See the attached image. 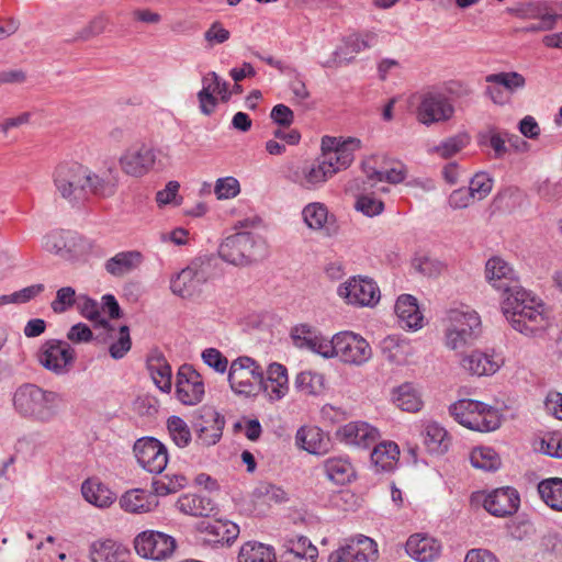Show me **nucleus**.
<instances>
[{
    "label": "nucleus",
    "instance_id": "0eeeda50",
    "mask_svg": "<svg viewBox=\"0 0 562 562\" xmlns=\"http://www.w3.org/2000/svg\"><path fill=\"white\" fill-rule=\"evenodd\" d=\"M44 250L58 256L64 260H76L90 250L87 239L71 231H53L42 239Z\"/></svg>",
    "mask_w": 562,
    "mask_h": 562
},
{
    "label": "nucleus",
    "instance_id": "9b49d317",
    "mask_svg": "<svg viewBox=\"0 0 562 562\" xmlns=\"http://www.w3.org/2000/svg\"><path fill=\"white\" fill-rule=\"evenodd\" d=\"M483 403L461 400L449 406V413L460 425L475 431L487 432L498 427L496 420L487 419L481 414Z\"/></svg>",
    "mask_w": 562,
    "mask_h": 562
},
{
    "label": "nucleus",
    "instance_id": "f03ea898",
    "mask_svg": "<svg viewBox=\"0 0 562 562\" xmlns=\"http://www.w3.org/2000/svg\"><path fill=\"white\" fill-rule=\"evenodd\" d=\"M349 151L340 149L319 155L311 162L293 167L289 170L288 180L304 190L322 188L334 175L348 168L353 161Z\"/></svg>",
    "mask_w": 562,
    "mask_h": 562
},
{
    "label": "nucleus",
    "instance_id": "bb28decb",
    "mask_svg": "<svg viewBox=\"0 0 562 562\" xmlns=\"http://www.w3.org/2000/svg\"><path fill=\"white\" fill-rule=\"evenodd\" d=\"M438 540L426 535H412L406 541L407 554L418 562H432L440 554Z\"/></svg>",
    "mask_w": 562,
    "mask_h": 562
},
{
    "label": "nucleus",
    "instance_id": "49530a36",
    "mask_svg": "<svg viewBox=\"0 0 562 562\" xmlns=\"http://www.w3.org/2000/svg\"><path fill=\"white\" fill-rule=\"evenodd\" d=\"M471 464L483 471H496L501 467V458L496 451L490 447H477L471 451Z\"/></svg>",
    "mask_w": 562,
    "mask_h": 562
},
{
    "label": "nucleus",
    "instance_id": "338daca9",
    "mask_svg": "<svg viewBox=\"0 0 562 562\" xmlns=\"http://www.w3.org/2000/svg\"><path fill=\"white\" fill-rule=\"evenodd\" d=\"M202 359L205 364L213 368L216 372L224 373L227 369V359L215 348L205 349L202 352Z\"/></svg>",
    "mask_w": 562,
    "mask_h": 562
},
{
    "label": "nucleus",
    "instance_id": "f8f14e48",
    "mask_svg": "<svg viewBox=\"0 0 562 562\" xmlns=\"http://www.w3.org/2000/svg\"><path fill=\"white\" fill-rule=\"evenodd\" d=\"M372 356L369 342L352 331H341L335 335V353L342 362L360 366Z\"/></svg>",
    "mask_w": 562,
    "mask_h": 562
},
{
    "label": "nucleus",
    "instance_id": "412c9836",
    "mask_svg": "<svg viewBox=\"0 0 562 562\" xmlns=\"http://www.w3.org/2000/svg\"><path fill=\"white\" fill-rule=\"evenodd\" d=\"M337 439L347 445L368 449L380 437L379 430L367 422H350L336 431Z\"/></svg>",
    "mask_w": 562,
    "mask_h": 562
},
{
    "label": "nucleus",
    "instance_id": "6e6552de",
    "mask_svg": "<svg viewBox=\"0 0 562 562\" xmlns=\"http://www.w3.org/2000/svg\"><path fill=\"white\" fill-rule=\"evenodd\" d=\"M225 427V417L212 406H202L193 416L192 428L195 432V443L202 447L216 445Z\"/></svg>",
    "mask_w": 562,
    "mask_h": 562
},
{
    "label": "nucleus",
    "instance_id": "39448f33",
    "mask_svg": "<svg viewBox=\"0 0 562 562\" xmlns=\"http://www.w3.org/2000/svg\"><path fill=\"white\" fill-rule=\"evenodd\" d=\"M60 403V396L56 392L45 389H16L13 394L16 411L43 422L57 414Z\"/></svg>",
    "mask_w": 562,
    "mask_h": 562
},
{
    "label": "nucleus",
    "instance_id": "c03bdc74",
    "mask_svg": "<svg viewBox=\"0 0 562 562\" xmlns=\"http://www.w3.org/2000/svg\"><path fill=\"white\" fill-rule=\"evenodd\" d=\"M542 501L552 509L562 510V479L551 477L538 485Z\"/></svg>",
    "mask_w": 562,
    "mask_h": 562
},
{
    "label": "nucleus",
    "instance_id": "cd10ccee",
    "mask_svg": "<svg viewBox=\"0 0 562 562\" xmlns=\"http://www.w3.org/2000/svg\"><path fill=\"white\" fill-rule=\"evenodd\" d=\"M462 367L473 375H492L501 368L503 360L499 356L479 350L472 351L462 359Z\"/></svg>",
    "mask_w": 562,
    "mask_h": 562
},
{
    "label": "nucleus",
    "instance_id": "69168bd1",
    "mask_svg": "<svg viewBox=\"0 0 562 562\" xmlns=\"http://www.w3.org/2000/svg\"><path fill=\"white\" fill-rule=\"evenodd\" d=\"M203 386V380L200 373L190 364H182L177 372L176 386Z\"/></svg>",
    "mask_w": 562,
    "mask_h": 562
},
{
    "label": "nucleus",
    "instance_id": "6ab92c4d",
    "mask_svg": "<svg viewBox=\"0 0 562 562\" xmlns=\"http://www.w3.org/2000/svg\"><path fill=\"white\" fill-rule=\"evenodd\" d=\"M485 278L488 284L501 293V296L520 284L515 269L501 257H492L486 261Z\"/></svg>",
    "mask_w": 562,
    "mask_h": 562
},
{
    "label": "nucleus",
    "instance_id": "8fccbe9b",
    "mask_svg": "<svg viewBox=\"0 0 562 562\" xmlns=\"http://www.w3.org/2000/svg\"><path fill=\"white\" fill-rule=\"evenodd\" d=\"M486 82L504 87L509 92L524 89L526 86L525 77L516 71L492 74L486 77Z\"/></svg>",
    "mask_w": 562,
    "mask_h": 562
},
{
    "label": "nucleus",
    "instance_id": "de8ad7c7",
    "mask_svg": "<svg viewBox=\"0 0 562 562\" xmlns=\"http://www.w3.org/2000/svg\"><path fill=\"white\" fill-rule=\"evenodd\" d=\"M469 143L467 135H454L442 140L440 144L428 148L429 154H437L447 159L461 151Z\"/></svg>",
    "mask_w": 562,
    "mask_h": 562
},
{
    "label": "nucleus",
    "instance_id": "4468645a",
    "mask_svg": "<svg viewBox=\"0 0 562 562\" xmlns=\"http://www.w3.org/2000/svg\"><path fill=\"white\" fill-rule=\"evenodd\" d=\"M378 44V34L372 31L348 35L342 45L337 47L333 56L322 64L325 68L338 67L342 63H350L355 55L374 47Z\"/></svg>",
    "mask_w": 562,
    "mask_h": 562
},
{
    "label": "nucleus",
    "instance_id": "2eb2a0df",
    "mask_svg": "<svg viewBox=\"0 0 562 562\" xmlns=\"http://www.w3.org/2000/svg\"><path fill=\"white\" fill-rule=\"evenodd\" d=\"M134 454L138 464L149 473H161L168 463L166 447L154 437H144L134 443Z\"/></svg>",
    "mask_w": 562,
    "mask_h": 562
},
{
    "label": "nucleus",
    "instance_id": "a211bd4d",
    "mask_svg": "<svg viewBox=\"0 0 562 562\" xmlns=\"http://www.w3.org/2000/svg\"><path fill=\"white\" fill-rule=\"evenodd\" d=\"M483 496V507L495 517L514 515L520 505V497L514 487L495 488Z\"/></svg>",
    "mask_w": 562,
    "mask_h": 562
},
{
    "label": "nucleus",
    "instance_id": "f257e3e1",
    "mask_svg": "<svg viewBox=\"0 0 562 562\" xmlns=\"http://www.w3.org/2000/svg\"><path fill=\"white\" fill-rule=\"evenodd\" d=\"M501 307L509 325L518 333L535 337L550 325L544 304L521 284L503 294Z\"/></svg>",
    "mask_w": 562,
    "mask_h": 562
},
{
    "label": "nucleus",
    "instance_id": "7ed1b4c3",
    "mask_svg": "<svg viewBox=\"0 0 562 562\" xmlns=\"http://www.w3.org/2000/svg\"><path fill=\"white\" fill-rule=\"evenodd\" d=\"M441 322L443 344L450 350L467 348L481 333V318L470 306L462 305L448 310Z\"/></svg>",
    "mask_w": 562,
    "mask_h": 562
},
{
    "label": "nucleus",
    "instance_id": "79ce46f5",
    "mask_svg": "<svg viewBox=\"0 0 562 562\" xmlns=\"http://www.w3.org/2000/svg\"><path fill=\"white\" fill-rule=\"evenodd\" d=\"M381 352L390 363L403 364L409 353V344L395 336L385 337L380 344Z\"/></svg>",
    "mask_w": 562,
    "mask_h": 562
},
{
    "label": "nucleus",
    "instance_id": "4d7b16f0",
    "mask_svg": "<svg viewBox=\"0 0 562 562\" xmlns=\"http://www.w3.org/2000/svg\"><path fill=\"white\" fill-rule=\"evenodd\" d=\"M255 495L268 504H281L286 501V493L280 486L268 482L259 483L255 488Z\"/></svg>",
    "mask_w": 562,
    "mask_h": 562
},
{
    "label": "nucleus",
    "instance_id": "c9c22d12",
    "mask_svg": "<svg viewBox=\"0 0 562 562\" xmlns=\"http://www.w3.org/2000/svg\"><path fill=\"white\" fill-rule=\"evenodd\" d=\"M295 439L310 453L322 454L327 450L328 439L317 427H301Z\"/></svg>",
    "mask_w": 562,
    "mask_h": 562
},
{
    "label": "nucleus",
    "instance_id": "4be33fe9",
    "mask_svg": "<svg viewBox=\"0 0 562 562\" xmlns=\"http://www.w3.org/2000/svg\"><path fill=\"white\" fill-rule=\"evenodd\" d=\"M156 161V154L153 148L140 145L128 148L120 158L122 170L132 177L146 175Z\"/></svg>",
    "mask_w": 562,
    "mask_h": 562
},
{
    "label": "nucleus",
    "instance_id": "37998d69",
    "mask_svg": "<svg viewBox=\"0 0 562 562\" xmlns=\"http://www.w3.org/2000/svg\"><path fill=\"white\" fill-rule=\"evenodd\" d=\"M324 471L328 480L336 484H345L355 474L353 467L345 458H329L324 462Z\"/></svg>",
    "mask_w": 562,
    "mask_h": 562
},
{
    "label": "nucleus",
    "instance_id": "393cba45",
    "mask_svg": "<svg viewBox=\"0 0 562 562\" xmlns=\"http://www.w3.org/2000/svg\"><path fill=\"white\" fill-rule=\"evenodd\" d=\"M130 554L125 546L112 539L95 540L89 548L91 562H128Z\"/></svg>",
    "mask_w": 562,
    "mask_h": 562
},
{
    "label": "nucleus",
    "instance_id": "5fc2aeb1",
    "mask_svg": "<svg viewBox=\"0 0 562 562\" xmlns=\"http://www.w3.org/2000/svg\"><path fill=\"white\" fill-rule=\"evenodd\" d=\"M361 147V140L358 138H348L346 140L340 142L335 137L325 136L322 139V154L325 155L329 151H338L340 149H345L349 151L350 156L353 157V151Z\"/></svg>",
    "mask_w": 562,
    "mask_h": 562
},
{
    "label": "nucleus",
    "instance_id": "aec40b11",
    "mask_svg": "<svg viewBox=\"0 0 562 562\" xmlns=\"http://www.w3.org/2000/svg\"><path fill=\"white\" fill-rule=\"evenodd\" d=\"M209 273L199 262H192L170 280L173 294L188 297L195 294L202 284L207 281Z\"/></svg>",
    "mask_w": 562,
    "mask_h": 562
},
{
    "label": "nucleus",
    "instance_id": "3c124183",
    "mask_svg": "<svg viewBox=\"0 0 562 562\" xmlns=\"http://www.w3.org/2000/svg\"><path fill=\"white\" fill-rule=\"evenodd\" d=\"M494 180L486 172L475 173L469 182V191L475 201L484 200L493 189Z\"/></svg>",
    "mask_w": 562,
    "mask_h": 562
},
{
    "label": "nucleus",
    "instance_id": "423d86ee",
    "mask_svg": "<svg viewBox=\"0 0 562 562\" xmlns=\"http://www.w3.org/2000/svg\"><path fill=\"white\" fill-rule=\"evenodd\" d=\"M89 168L77 161H64L53 171V183L58 195L75 205L86 200Z\"/></svg>",
    "mask_w": 562,
    "mask_h": 562
},
{
    "label": "nucleus",
    "instance_id": "680f3d73",
    "mask_svg": "<svg viewBox=\"0 0 562 562\" xmlns=\"http://www.w3.org/2000/svg\"><path fill=\"white\" fill-rule=\"evenodd\" d=\"M206 48H213L216 45H221L227 42L231 37V32L224 27V25L215 21L203 34Z\"/></svg>",
    "mask_w": 562,
    "mask_h": 562
},
{
    "label": "nucleus",
    "instance_id": "72a5a7b5",
    "mask_svg": "<svg viewBox=\"0 0 562 562\" xmlns=\"http://www.w3.org/2000/svg\"><path fill=\"white\" fill-rule=\"evenodd\" d=\"M400 448L394 441H382L374 446L371 452V461L376 472L393 471L397 464Z\"/></svg>",
    "mask_w": 562,
    "mask_h": 562
},
{
    "label": "nucleus",
    "instance_id": "13d9d810",
    "mask_svg": "<svg viewBox=\"0 0 562 562\" xmlns=\"http://www.w3.org/2000/svg\"><path fill=\"white\" fill-rule=\"evenodd\" d=\"M240 192L239 181L234 177L220 178L215 182L214 193L218 200H228Z\"/></svg>",
    "mask_w": 562,
    "mask_h": 562
},
{
    "label": "nucleus",
    "instance_id": "09e8293b",
    "mask_svg": "<svg viewBox=\"0 0 562 562\" xmlns=\"http://www.w3.org/2000/svg\"><path fill=\"white\" fill-rule=\"evenodd\" d=\"M167 428L172 441L179 448L188 447L192 441V435L188 424L179 416H171L167 420Z\"/></svg>",
    "mask_w": 562,
    "mask_h": 562
},
{
    "label": "nucleus",
    "instance_id": "58836bf2",
    "mask_svg": "<svg viewBox=\"0 0 562 562\" xmlns=\"http://www.w3.org/2000/svg\"><path fill=\"white\" fill-rule=\"evenodd\" d=\"M238 562H277L274 549L261 542L248 541L239 550Z\"/></svg>",
    "mask_w": 562,
    "mask_h": 562
},
{
    "label": "nucleus",
    "instance_id": "6e6d98bb",
    "mask_svg": "<svg viewBox=\"0 0 562 562\" xmlns=\"http://www.w3.org/2000/svg\"><path fill=\"white\" fill-rule=\"evenodd\" d=\"M78 302V296L76 295V291L71 286H63L57 290L55 300L50 303L52 310L61 314L68 311Z\"/></svg>",
    "mask_w": 562,
    "mask_h": 562
},
{
    "label": "nucleus",
    "instance_id": "9d476101",
    "mask_svg": "<svg viewBox=\"0 0 562 562\" xmlns=\"http://www.w3.org/2000/svg\"><path fill=\"white\" fill-rule=\"evenodd\" d=\"M176 546L173 537L156 530H145L134 539L136 553L142 558L155 561L170 558L176 550Z\"/></svg>",
    "mask_w": 562,
    "mask_h": 562
},
{
    "label": "nucleus",
    "instance_id": "774afa93",
    "mask_svg": "<svg viewBox=\"0 0 562 562\" xmlns=\"http://www.w3.org/2000/svg\"><path fill=\"white\" fill-rule=\"evenodd\" d=\"M204 394V389H175L173 397L183 405L193 406L203 401Z\"/></svg>",
    "mask_w": 562,
    "mask_h": 562
},
{
    "label": "nucleus",
    "instance_id": "1a4fd4ad",
    "mask_svg": "<svg viewBox=\"0 0 562 562\" xmlns=\"http://www.w3.org/2000/svg\"><path fill=\"white\" fill-rule=\"evenodd\" d=\"M337 293L347 304L359 307H373L381 299L378 284L372 279L360 276L352 277L340 284Z\"/></svg>",
    "mask_w": 562,
    "mask_h": 562
},
{
    "label": "nucleus",
    "instance_id": "5701e85b",
    "mask_svg": "<svg viewBox=\"0 0 562 562\" xmlns=\"http://www.w3.org/2000/svg\"><path fill=\"white\" fill-rule=\"evenodd\" d=\"M251 378L259 386L265 385V371L261 366L252 358L241 356L235 359L229 368L228 382L231 386L238 383L239 386L250 384Z\"/></svg>",
    "mask_w": 562,
    "mask_h": 562
},
{
    "label": "nucleus",
    "instance_id": "dca6fc26",
    "mask_svg": "<svg viewBox=\"0 0 562 562\" xmlns=\"http://www.w3.org/2000/svg\"><path fill=\"white\" fill-rule=\"evenodd\" d=\"M75 360V350L63 340L50 339L43 344L38 352L40 363L47 370L64 374Z\"/></svg>",
    "mask_w": 562,
    "mask_h": 562
},
{
    "label": "nucleus",
    "instance_id": "2f4dec72",
    "mask_svg": "<svg viewBox=\"0 0 562 562\" xmlns=\"http://www.w3.org/2000/svg\"><path fill=\"white\" fill-rule=\"evenodd\" d=\"M423 443L427 451L434 454H443L450 446V437L447 430L436 422L424 424L420 431Z\"/></svg>",
    "mask_w": 562,
    "mask_h": 562
},
{
    "label": "nucleus",
    "instance_id": "ea45409f",
    "mask_svg": "<svg viewBox=\"0 0 562 562\" xmlns=\"http://www.w3.org/2000/svg\"><path fill=\"white\" fill-rule=\"evenodd\" d=\"M304 223L314 231H325L329 234V216L327 206L319 202H313L304 206L302 211Z\"/></svg>",
    "mask_w": 562,
    "mask_h": 562
},
{
    "label": "nucleus",
    "instance_id": "052dcab7",
    "mask_svg": "<svg viewBox=\"0 0 562 562\" xmlns=\"http://www.w3.org/2000/svg\"><path fill=\"white\" fill-rule=\"evenodd\" d=\"M265 371V385L271 383L273 386H288V369L280 362H271Z\"/></svg>",
    "mask_w": 562,
    "mask_h": 562
},
{
    "label": "nucleus",
    "instance_id": "603ef678",
    "mask_svg": "<svg viewBox=\"0 0 562 562\" xmlns=\"http://www.w3.org/2000/svg\"><path fill=\"white\" fill-rule=\"evenodd\" d=\"M77 306L85 318L97 322L104 328H110L109 322L101 318L100 306L95 300L87 295H79Z\"/></svg>",
    "mask_w": 562,
    "mask_h": 562
},
{
    "label": "nucleus",
    "instance_id": "a19ab883",
    "mask_svg": "<svg viewBox=\"0 0 562 562\" xmlns=\"http://www.w3.org/2000/svg\"><path fill=\"white\" fill-rule=\"evenodd\" d=\"M390 398L396 407L408 413L419 412L424 405L417 389H392Z\"/></svg>",
    "mask_w": 562,
    "mask_h": 562
},
{
    "label": "nucleus",
    "instance_id": "4c0bfd02",
    "mask_svg": "<svg viewBox=\"0 0 562 562\" xmlns=\"http://www.w3.org/2000/svg\"><path fill=\"white\" fill-rule=\"evenodd\" d=\"M147 370L156 386H171V367L162 353L154 351L148 356Z\"/></svg>",
    "mask_w": 562,
    "mask_h": 562
},
{
    "label": "nucleus",
    "instance_id": "473e14b6",
    "mask_svg": "<svg viewBox=\"0 0 562 562\" xmlns=\"http://www.w3.org/2000/svg\"><path fill=\"white\" fill-rule=\"evenodd\" d=\"M157 505L156 496L140 488L127 491L120 498V506L133 514L151 512Z\"/></svg>",
    "mask_w": 562,
    "mask_h": 562
},
{
    "label": "nucleus",
    "instance_id": "a878e982",
    "mask_svg": "<svg viewBox=\"0 0 562 562\" xmlns=\"http://www.w3.org/2000/svg\"><path fill=\"white\" fill-rule=\"evenodd\" d=\"M199 530L204 535L203 541L212 544H229L239 535V527L229 520L202 521Z\"/></svg>",
    "mask_w": 562,
    "mask_h": 562
},
{
    "label": "nucleus",
    "instance_id": "0e129e2a",
    "mask_svg": "<svg viewBox=\"0 0 562 562\" xmlns=\"http://www.w3.org/2000/svg\"><path fill=\"white\" fill-rule=\"evenodd\" d=\"M356 209L367 216H375L383 212L384 204L372 195L363 194L357 199Z\"/></svg>",
    "mask_w": 562,
    "mask_h": 562
},
{
    "label": "nucleus",
    "instance_id": "b1692460",
    "mask_svg": "<svg viewBox=\"0 0 562 562\" xmlns=\"http://www.w3.org/2000/svg\"><path fill=\"white\" fill-rule=\"evenodd\" d=\"M203 88L198 93L201 112L210 115L216 106L215 93L220 94L223 101H227L231 97L228 92V82L221 79L216 72H209L202 80Z\"/></svg>",
    "mask_w": 562,
    "mask_h": 562
},
{
    "label": "nucleus",
    "instance_id": "864d4df0",
    "mask_svg": "<svg viewBox=\"0 0 562 562\" xmlns=\"http://www.w3.org/2000/svg\"><path fill=\"white\" fill-rule=\"evenodd\" d=\"M318 335V331L307 324H300L291 329L293 344L301 349L308 350Z\"/></svg>",
    "mask_w": 562,
    "mask_h": 562
},
{
    "label": "nucleus",
    "instance_id": "c756f323",
    "mask_svg": "<svg viewBox=\"0 0 562 562\" xmlns=\"http://www.w3.org/2000/svg\"><path fill=\"white\" fill-rule=\"evenodd\" d=\"M176 506L181 513L194 517H209L216 509L213 499L202 494H184L179 497Z\"/></svg>",
    "mask_w": 562,
    "mask_h": 562
},
{
    "label": "nucleus",
    "instance_id": "a18cd8bd",
    "mask_svg": "<svg viewBox=\"0 0 562 562\" xmlns=\"http://www.w3.org/2000/svg\"><path fill=\"white\" fill-rule=\"evenodd\" d=\"M85 187L86 198L88 194L110 196L115 192L116 180L108 173L97 175L89 169V179Z\"/></svg>",
    "mask_w": 562,
    "mask_h": 562
},
{
    "label": "nucleus",
    "instance_id": "ddd939ff",
    "mask_svg": "<svg viewBox=\"0 0 562 562\" xmlns=\"http://www.w3.org/2000/svg\"><path fill=\"white\" fill-rule=\"evenodd\" d=\"M454 114V106L449 98L438 91H428L422 95L417 108V119L424 125L446 122Z\"/></svg>",
    "mask_w": 562,
    "mask_h": 562
},
{
    "label": "nucleus",
    "instance_id": "f704fd0d",
    "mask_svg": "<svg viewBox=\"0 0 562 562\" xmlns=\"http://www.w3.org/2000/svg\"><path fill=\"white\" fill-rule=\"evenodd\" d=\"M81 493L87 502L100 508L109 507L115 499V494L97 480L85 481Z\"/></svg>",
    "mask_w": 562,
    "mask_h": 562
},
{
    "label": "nucleus",
    "instance_id": "e433bc0d",
    "mask_svg": "<svg viewBox=\"0 0 562 562\" xmlns=\"http://www.w3.org/2000/svg\"><path fill=\"white\" fill-rule=\"evenodd\" d=\"M142 260L139 251H122L105 262V270L112 276L121 277L137 268Z\"/></svg>",
    "mask_w": 562,
    "mask_h": 562
},
{
    "label": "nucleus",
    "instance_id": "c85d7f7f",
    "mask_svg": "<svg viewBox=\"0 0 562 562\" xmlns=\"http://www.w3.org/2000/svg\"><path fill=\"white\" fill-rule=\"evenodd\" d=\"M395 313L402 328L417 330L423 327L424 317L413 295H401L395 304Z\"/></svg>",
    "mask_w": 562,
    "mask_h": 562
},
{
    "label": "nucleus",
    "instance_id": "bf43d9fd",
    "mask_svg": "<svg viewBox=\"0 0 562 562\" xmlns=\"http://www.w3.org/2000/svg\"><path fill=\"white\" fill-rule=\"evenodd\" d=\"M109 19L103 15L95 16L86 26L77 32L75 40L89 41L106 31Z\"/></svg>",
    "mask_w": 562,
    "mask_h": 562
},
{
    "label": "nucleus",
    "instance_id": "7c9ffc66",
    "mask_svg": "<svg viewBox=\"0 0 562 562\" xmlns=\"http://www.w3.org/2000/svg\"><path fill=\"white\" fill-rule=\"evenodd\" d=\"M285 562H315L317 549L304 536H295L284 541Z\"/></svg>",
    "mask_w": 562,
    "mask_h": 562
},
{
    "label": "nucleus",
    "instance_id": "e2e57ef3",
    "mask_svg": "<svg viewBox=\"0 0 562 562\" xmlns=\"http://www.w3.org/2000/svg\"><path fill=\"white\" fill-rule=\"evenodd\" d=\"M131 346L130 329L124 325L121 326L120 336L117 340L110 346L109 351L113 359H122L130 351Z\"/></svg>",
    "mask_w": 562,
    "mask_h": 562
},
{
    "label": "nucleus",
    "instance_id": "f3484780",
    "mask_svg": "<svg viewBox=\"0 0 562 562\" xmlns=\"http://www.w3.org/2000/svg\"><path fill=\"white\" fill-rule=\"evenodd\" d=\"M378 555L376 543L360 535L344 547L331 552L328 562H368Z\"/></svg>",
    "mask_w": 562,
    "mask_h": 562
},
{
    "label": "nucleus",
    "instance_id": "20e7f679",
    "mask_svg": "<svg viewBox=\"0 0 562 562\" xmlns=\"http://www.w3.org/2000/svg\"><path fill=\"white\" fill-rule=\"evenodd\" d=\"M266 243L249 232L227 236L218 248L220 257L234 266H248L265 257Z\"/></svg>",
    "mask_w": 562,
    "mask_h": 562
}]
</instances>
